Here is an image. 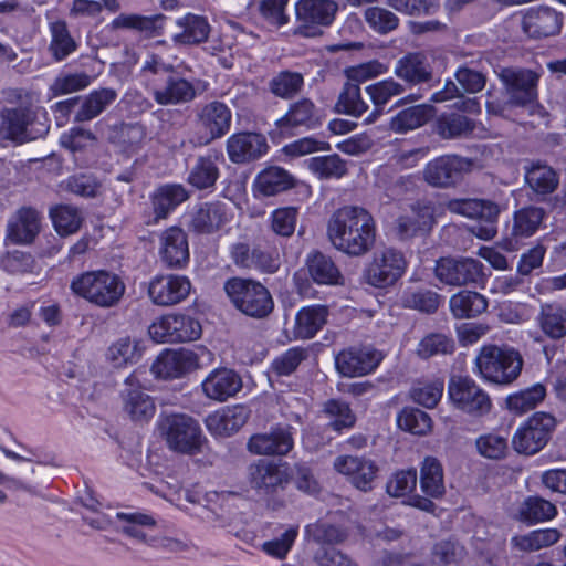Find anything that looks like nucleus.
Returning <instances> with one entry per match:
<instances>
[{
	"instance_id": "1",
	"label": "nucleus",
	"mask_w": 566,
	"mask_h": 566,
	"mask_svg": "<svg viewBox=\"0 0 566 566\" xmlns=\"http://www.w3.org/2000/svg\"><path fill=\"white\" fill-rule=\"evenodd\" d=\"M327 238L337 251L352 258H361L375 248L376 220L361 206H343L327 221Z\"/></svg>"
},
{
	"instance_id": "2",
	"label": "nucleus",
	"mask_w": 566,
	"mask_h": 566,
	"mask_svg": "<svg viewBox=\"0 0 566 566\" xmlns=\"http://www.w3.org/2000/svg\"><path fill=\"white\" fill-rule=\"evenodd\" d=\"M70 287L75 295L102 308L116 306L126 290L123 280L106 270L84 272L72 280Z\"/></svg>"
},
{
	"instance_id": "3",
	"label": "nucleus",
	"mask_w": 566,
	"mask_h": 566,
	"mask_svg": "<svg viewBox=\"0 0 566 566\" xmlns=\"http://www.w3.org/2000/svg\"><path fill=\"white\" fill-rule=\"evenodd\" d=\"M224 292L235 308L248 316L263 318L273 311L269 290L252 279L231 277L224 283Z\"/></svg>"
},
{
	"instance_id": "4",
	"label": "nucleus",
	"mask_w": 566,
	"mask_h": 566,
	"mask_svg": "<svg viewBox=\"0 0 566 566\" xmlns=\"http://www.w3.org/2000/svg\"><path fill=\"white\" fill-rule=\"evenodd\" d=\"M475 365L485 380L499 385H509L520 376L523 359L513 349L488 345L481 348L475 358Z\"/></svg>"
},
{
	"instance_id": "5",
	"label": "nucleus",
	"mask_w": 566,
	"mask_h": 566,
	"mask_svg": "<svg viewBox=\"0 0 566 566\" xmlns=\"http://www.w3.org/2000/svg\"><path fill=\"white\" fill-rule=\"evenodd\" d=\"M213 358V354L202 346L196 349H166L153 363L151 373L157 378H179L210 365Z\"/></svg>"
},
{
	"instance_id": "6",
	"label": "nucleus",
	"mask_w": 566,
	"mask_h": 566,
	"mask_svg": "<svg viewBox=\"0 0 566 566\" xmlns=\"http://www.w3.org/2000/svg\"><path fill=\"white\" fill-rule=\"evenodd\" d=\"M160 432L171 450L185 454L200 452L206 442L198 421L187 415L167 416L160 423Z\"/></svg>"
},
{
	"instance_id": "7",
	"label": "nucleus",
	"mask_w": 566,
	"mask_h": 566,
	"mask_svg": "<svg viewBox=\"0 0 566 566\" xmlns=\"http://www.w3.org/2000/svg\"><path fill=\"white\" fill-rule=\"evenodd\" d=\"M448 396L455 409L472 418H482L492 410L490 395L467 376H452L450 378Z\"/></svg>"
},
{
	"instance_id": "8",
	"label": "nucleus",
	"mask_w": 566,
	"mask_h": 566,
	"mask_svg": "<svg viewBox=\"0 0 566 566\" xmlns=\"http://www.w3.org/2000/svg\"><path fill=\"white\" fill-rule=\"evenodd\" d=\"M116 517L124 522L122 532L150 547H160L169 552H184L187 545L172 537L154 534L157 521L154 516L142 512H118Z\"/></svg>"
},
{
	"instance_id": "9",
	"label": "nucleus",
	"mask_w": 566,
	"mask_h": 566,
	"mask_svg": "<svg viewBox=\"0 0 566 566\" xmlns=\"http://www.w3.org/2000/svg\"><path fill=\"white\" fill-rule=\"evenodd\" d=\"M338 4L334 0H298L295 3L296 28L294 34L315 38L323 34V28L335 20Z\"/></svg>"
},
{
	"instance_id": "10",
	"label": "nucleus",
	"mask_w": 566,
	"mask_h": 566,
	"mask_svg": "<svg viewBox=\"0 0 566 566\" xmlns=\"http://www.w3.org/2000/svg\"><path fill=\"white\" fill-rule=\"evenodd\" d=\"M407 269L405 255L392 248L376 253L363 272L366 284L376 289H387L396 284Z\"/></svg>"
},
{
	"instance_id": "11",
	"label": "nucleus",
	"mask_w": 566,
	"mask_h": 566,
	"mask_svg": "<svg viewBox=\"0 0 566 566\" xmlns=\"http://www.w3.org/2000/svg\"><path fill=\"white\" fill-rule=\"evenodd\" d=\"M497 76L504 86L507 105L524 107L536 101L538 73L528 69L509 66L500 69Z\"/></svg>"
},
{
	"instance_id": "12",
	"label": "nucleus",
	"mask_w": 566,
	"mask_h": 566,
	"mask_svg": "<svg viewBox=\"0 0 566 566\" xmlns=\"http://www.w3.org/2000/svg\"><path fill=\"white\" fill-rule=\"evenodd\" d=\"M555 427L554 416L547 412H535L516 430L512 444L518 453L534 454L547 444Z\"/></svg>"
},
{
	"instance_id": "13",
	"label": "nucleus",
	"mask_w": 566,
	"mask_h": 566,
	"mask_svg": "<svg viewBox=\"0 0 566 566\" xmlns=\"http://www.w3.org/2000/svg\"><path fill=\"white\" fill-rule=\"evenodd\" d=\"M444 207L451 213L485 221L486 226L479 227L475 231L480 239L491 240L496 235L495 223L501 212L497 203L486 199L458 198L447 201Z\"/></svg>"
},
{
	"instance_id": "14",
	"label": "nucleus",
	"mask_w": 566,
	"mask_h": 566,
	"mask_svg": "<svg viewBox=\"0 0 566 566\" xmlns=\"http://www.w3.org/2000/svg\"><path fill=\"white\" fill-rule=\"evenodd\" d=\"M201 325L185 314H168L156 319L148 333L156 343H181L196 340L201 335Z\"/></svg>"
},
{
	"instance_id": "15",
	"label": "nucleus",
	"mask_w": 566,
	"mask_h": 566,
	"mask_svg": "<svg viewBox=\"0 0 566 566\" xmlns=\"http://www.w3.org/2000/svg\"><path fill=\"white\" fill-rule=\"evenodd\" d=\"M483 264L473 258H440L436 262L434 275L446 285L464 286L483 281Z\"/></svg>"
},
{
	"instance_id": "16",
	"label": "nucleus",
	"mask_w": 566,
	"mask_h": 566,
	"mask_svg": "<svg viewBox=\"0 0 566 566\" xmlns=\"http://www.w3.org/2000/svg\"><path fill=\"white\" fill-rule=\"evenodd\" d=\"M471 160L457 156L446 155L429 161L423 169L424 181L436 188L455 186L463 174L470 171Z\"/></svg>"
},
{
	"instance_id": "17",
	"label": "nucleus",
	"mask_w": 566,
	"mask_h": 566,
	"mask_svg": "<svg viewBox=\"0 0 566 566\" xmlns=\"http://www.w3.org/2000/svg\"><path fill=\"white\" fill-rule=\"evenodd\" d=\"M290 481L285 463L258 460L249 467V482L260 495H270L283 490Z\"/></svg>"
},
{
	"instance_id": "18",
	"label": "nucleus",
	"mask_w": 566,
	"mask_h": 566,
	"mask_svg": "<svg viewBox=\"0 0 566 566\" xmlns=\"http://www.w3.org/2000/svg\"><path fill=\"white\" fill-rule=\"evenodd\" d=\"M231 109L222 102L213 101L198 108L196 124L205 132L200 142L205 145L223 137L230 129Z\"/></svg>"
},
{
	"instance_id": "19",
	"label": "nucleus",
	"mask_w": 566,
	"mask_h": 566,
	"mask_svg": "<svg viewBox=\"0 0 566 566\" xmlns=\"http://www.w3.org/2000/svg\"><path fill=\"white\" fill-rule=\"evenodd\" d=\"M420 488L428 497L415 496L411 505L426 512H433L434 503L429 499H439L444 494L443 469L438 459L424 458L420 468Z\"/></svg>"
},
{
	"instance_id": "20",
	"label": "nucleus",
	"mask_w": 566,
	"mask_h": 566,
	"mask_svg": "<svg viewBox=\"0 0 566 566\" xmlns=\"http://www.w3.org/2000/svg\"><path fill=\"white\" fill-rule=\"evenodd\" d=\"M190 281L182 275H159L148 285V295L158 306H172L184 301L190 293Z\"/></svg>"
},
{
	"instance_id": "21",
	"label": "nucleus",
	"mask_w": 566,
	"mask_h": 566,
	"mask_svg": "<svg viewBox=\"0 0 566 566\" xmlns=\"http://www.w3.org/2000/svg\"><path fill=\"white\" fill-rule=\"evenodd\" d=\"M436 224V209L430 202H416L411 214L400 216L396 220V234L400 240H410L428 234Z\"/></svg>"
},
{
	"instance_id": "22",
	"label": "nucleus",
	"mask_w": 566,
	"mask_h": 566,
	"mask_svg": "<svg viewBox=\"0 0 566 566\" xmlns=\"http://www.w3.org/2000/svg\"><path fill=\"white\" fill-rule=\"evenodd\" d=\"M381 354L367 348H348L335 357L336 370L345 377H360L371 373L381 361Z\"/></svg>"
},
{
	"instance_id": "23",
	"label": "nucleus",
	"mask_w": 566,
	"mask_h": 566,
	"mask_svg": "<svg viewBox=\"0 0 566 566\" xmlns=\"http://www.w3.org/2000/svg\"><path fill=\"white\" fill-rule=\"evenodd\" d=\"M562 15L548 7L530 8L522 18V29L528 38L539 40L560 32Z\"/></svg>"
},
{
	"instance_id": "24",
	"label": "nucleus",
	"mask_w": 566,
	"mask_h": 566,
	"mask_svg": "<svg viewBox=\"0 0 566 566\" xmlns=\"http://www.w3.org/2000/svg\"><path fill=\"white\" fill-rule=\"evenodd\" d=\"M158 253L161 262L171 269H182L189 262V245L186 232L170 227L159 235Z\"/></svg>"
},
{
	"instance_id": "25",
	"label": "nucleus",
	"mask_w": 566,
	"mask_h": 566,
	"mask_svg": "<svg viewBox=\"0 0 566 566\" xmlns=\"http://www.w3.org/2000/svg\"><path fill=\"white\" fill-rule=\"evenodd\" d=\"M154 101L160 106H176L192 102L197 88L192 82L172 71L161 85L153 88Z\"/></svg>"
},
{
	"instance_id": "26",
	"label": "nucleus",
	"mask_w": 566,
	"mask_h": 566,
	"mask_svg": "<svg viewBox=\"0 0 566 566\" xmlns=\"http://www.w3.org/2000/svg\"><path fill=\"white\" fill-rule=\"evenodd\" d=\"M334 468L337 472L346 475L355 488L364 492L373 489V482L378 472L374 461L352 455L337 457Z\"/></svg>"
},
{
	"instance_id": "27",
	"label": "nucleus",
	"mask_w": 566,
	"mask_h": 566,
	"mask_svg": "<svg viewBox=\"0 0 566 566\" xmlns=\"http://www.w3.org/2000/svg\"><path fill=\"white\" fill-rule=\"evenodd\" d=\"M250 410L243 405L223 407L209 415L206 420L208 431L216 437H230L248 421Z\"/></svg>"
},
{
	"instance_id": "28",
	"label": "nucleus",
	"mask_w": 566,
	"mask_h": 566,
	"mask_svg": "<svg viewBox=\"0 0 566 566\" xmlns=\"http://www.w3.org/2000/svg\"><path fill=\"white\" fill-rule=\"evenodd\" d=\"M268 150L266 139L256 133H238L227 140L229 159L234 164H243L255 160Z\"/></svg>"
},
{
	"instance_id": "29",
	"label": "nucleus",
	"mask_w": 566,
	"mask_h": 566,
	"mask_svg": "<svg viewBox=\"0 0 566 566\" xmlns=\"http://www.w3.org/2000/svg\"><path fill=\"white\" fill-rule=\"evenodd\" d=\"M201 386L209 399L222 402L242 389V379L233 369L222 367L212 370Z\"/></svg>"
},
{
	"instance_id": "30",
	"label": "nucleus",
	"mask_w": 566,
	"mask_h": 566,
	"mask_svg": "<svg viewBox=\"0 0 566 566\" xmlns=\"http://www.w3.org/2000/svg\"><path fill=\"white\" fill-rule=\"evenodd\" d=\"M294 446L289 428H275L270 432L253 434L248 441V450L259 455H285Z\"/></svg>"
},
{
	"instance_id": "31",
	"label": "nucleus",
	"mask_w": 566,
	"mask_h": 566,
	"mask_svg": "<svg viewBox=\"0 0 566 566\" xmlns=\"http://www.w3.org/2000/svg\"><path fill=\"white\" fill-rule=\"evenodd\" d=\"M559 174L544 163H533L525 170V182L538 202H545L558 189Z\"/></svg>"
},
{
	"instance_id": "32",
	"label": "nucleus",
	"mask_w": 566,
	"mask_h": 566,
	"mask_svg": "<svg viewBox=\"0 0 566 566\" xmlns=\"http://www.w3.org/2000/svg\"><path fill=\"white\" fill-rule=\"evenodd\" d=\"M41 230L40 213L32 208L19 209L9 220L7 239L15 244H30Z\"/></svg>"
},
{
	"instance_id": "33",
	"label": "nucleus",
	"mask_w": 566,
	"mask_h": 566,
	"mask_svg": "<svg viewBox=\"0 0 566 566\" xmlns=\"http://www.w3.org/2000/svg\"><path fill=\"white\" fill-rule=\"evenodd\" d=\"M319 122V109L312 99L304 97L290 105L285 115L276 120V126L285 132L294 127L314 128Z\"/></svg>"
},
{
	"instance_id": "34",
	"label": "nucleus",
	"mask_w": 566,
	"mask_h": 566,
	"mask_svg": "<svg viewBox=\"0 0 566 566\" xmlns=\"http://www.w3.org/2000/svg\"><path fill=\"white\" fill-rule=\"evenodd\" d=\"M227 222L226 205L220 201L205 202L191 214L189 228L199 234L218 231Z\"/></svg>"
},
{
	"instance_id": "35",
	"label": "nucleus",
	"mask_w": 566,
	"mask_h": 566,
	"mask_svg": "<svg viewBox=\"0 0 566 566\" xmlns=\"http://www.w3.org/2000/svg\"><path fill=\"white\" fill-rule=\"evenodd\" d=\"M164 14L142 15L136 13H120L111 22V29L133 30L142 33L145 38H155L163 34Z\"/></svg>"
},
{
	"instance_id": "36",
	"label": "nucleus",
	"mask_w": 566,
	"mask_h": 566,
	"mask_svg": "<svg viewBox=\"0 0 566 566\" xmlns=\"http://www.w3.org/2000/svg\"><path fill=\"white\" fill-rule=\"evenodd\" d=\"M210 25L205 17L188 13L176 21L172 41L176 44L195 45L206 42Z\"/></svg>"
},
{
	"instance_id": "37",
	"label": "nucleus",
	"mask_w": 566,
	"mask_h": 566,
	"mask_svg": "<svg viewBox=\"0 0 566 566\" xmlns=\"http://www.w3.org/2000/svg\"><path fill=\"white\" fill-rule=\"evenodd\" d=\"M394 73L397 77L410 84H420L432 78V71L427 57L419 52L409 53L399 59Z\"/></svg>"
},
{
	"instance_id": "38",
	"label": "nucleus",
	"mask_w": 566,
	"mask_h": 566,
	"mask_svg": "<svg viewBox=\"0 0 566 566\" xmlns=\"http://www.w3.org/2000/svg\"><path fill=\"white\" fill-rule=\"evenodd\" d=\"M374 109L365 118V124L375 123L384 112V106L395 96L401 95L405 92V86L394 78H387L377 83L370 84L366 87Z\"/></svg>"
},
{
	"instance_id": "39",
	"label": "nucleus",
	"mask_w": 566,
	"mask_h": 566,
	"mask_svg": "<svg viewBox=\"0 0 566 566\" xmlns=\"http://www.w3.org/2000/svg\"><path fill=\"white\" fill-rule=\"evenodd\" d=\"M189 198V193L181 185H165L159 187L151 196L155 220L166 219L168 214Z\"/></svg>"
},
{
	"instance_id": "40",
	"label": "nucleus",
	"mask_w": 566,
	"mask_h": 566,
	"mask_svg": "<svg viewBox=\"0 0 566 566\" xmlns=\"http://www.w3.org/2000/svg\"><path fill=\"white\" fill-rule=\"evenodd\" d=\"M50 43L48 51L54 62H62L77 50V42L71 34L65 21L57 20L49 24Z\"/></svg>"
},
{
	"instance_id": "41",
	"label": "nucleus",
	"mask_w": 566,
	"mask_h": 566,
	"mask_svg": "<svg viewBox=\"0 0 566 566\" xmlns=\"http://www.w3.org/2000/svg\"><path fill=\"white\" fill-rule=\"evenodd\" d=\"M124 411L133 421L147 422L156 411L153 398L139 388H129L122 394Z\"/></svg>"
},
{
	"instance_id": "42",
	"label": "nucleus",
	"mask_w": 566,
	"mask_h": 566,
	"mask_svg": "<svg viewBox=\"0 0 566 566\" xmlns=\"http://www.w3.org/2000/svg\"><path fill=\"white\" fill-rule=\"evenodd\" d=\"M311 277L318 284H343V275L331 256L319 251L308 254L306 260Z\"/></svg>"
},
{
	"instance_id": "43",
	"label": "nucleus",
	"mask_w": 566,
	"mask_h": 566,
	"mask_svg": "<svg viewBox=\"0 0 566 566\" xmlns=\"http://www.w3.org/2000/svg\"><path fill=\"white\" fill-rule=\"evenodd\" d=\"M433 107L420 104L405 108L391 117L389 128L396 134H405L423 126L432 117Z\"/></svg>"
},
{
	"instance_id": "44",
	"label": "nucleus",
	"mask_w": 566,
	"mask_h": 566,
	"mask_svg": "<svg viewBox=\"0 0 566 566\" xmlns=\"http://www.w3.org/2000/svg\"><path fill=\"white\" fill-rule=\"evenodd\" d=\"M294 178L285 169L271 166L262 170L255 180V187L263 196H275L294 186Z\"/></svg>"
},
{
	"instance_id": "45",
	"label": "nucleus",
	"mask_w": 566,
	"mask_h": 566,
	"mask_svg": "<svg viewBox=\"0 0 566 566\" xmlns=\"http://www.w3.org/2000/svg\"><path fill=\"white\" fill-rule=\"evenodd\" d=\"M327 310L325 306H308L298 311L295 317L294 337L300 339L312 338L326 323Z\"/></svg>"
},
{
	"instance_id": "46",
	"label": "nucleus",
	"mask_w": 566,
	"mask_h": 566,
	"mask_svg": "<svg viewBox=\"0 0 566 566\" xmlns=\"http://www.w3.org/2000/svg\"><path fill=\"white\" fill-rule=\"evenodd\" d=\"M117 98V92L113 88H101L91 92L82 102L75 114V122H88L103 113Z\"/></svg>"
},
{
	"instance_id": "47",
	"label": "nucleus",
	"mask_w": 566,
	"mask_h": 566,
	"mask_svg": "<svg viewBox=\"0 0 566 566\" xmlns=\"http://www.w3.org/2000/svg\"><path fill=\"white\" fill-rule=\"evenodd\" d=\"M32 119L30 109L6 108L0 113V137L4 139H22L27 126Z\"/></svg>"
},
{
	"instance_id": "48",
	"label": "nucleus",
	"mask_w": 566,
	"mask_h": 566,
	"mask_svg": "<svg viewBox=\"0 0 566 566\" xmlns=\"http://www.w3.org/2000/svg\"><path fill=\"white\" fill-rule=\"evenodd\" d=\"M144 353L142 340L132 337H124L116 340L108 348V359L117 367L137 364Z\"/></svg>"
},
{
	"instance_id": "49",
	"label": "nucleus",
	"mask_w": 566,
	"mask_h": 566,
	"mask_svg": "<svg viewBox=\"0 0 566 566\" xmlns=\"http://www.w3.org/2000/svg\"><path fill=\"white\" fill-rule=\"evenodd\" d=\"M476 127L474 120L455 113L441 115L436 123L437 134L446 139L468 137L474 133Z\"/></svg>"
},
{
	"instance_id": "50",
	"label": "nucleus",
	"mask_w": 566,
	"mask_h": 566,
	"mask_svg": "<svg viewBox=\"0 0 566 566\" xmlns=\"http://www.w3.org/2000/svg\"><path fill=\"white\" fill-rule=\"evenodd\" d=\"M450 308L457 318L475 317L488 308V301L478 292L462 291L450 298Z\"/></svg>"
},
{
	"instance_id": "51",
	"label": "nucleus",
	"mask_w": 566,
	"mask_h": 566,
	"mask_svg": "<svg viewBox=\"0 0 566 566\" xmlns=\"http://www.w3.org/2000/svg\"><path fill=\"white\" fill-rule=\"evenodd\" d=\"M218 155L201 156L190 170L188 181L197 189H208L214 186L219 178Z\"/></svg>"
},
{
	"instance_id": "52",
	"label": "nucleus",
	"mask_w": 566,
	"mask_h": 566,
	"mask_svg": "<svg viewBox=\"0 0 566 566\" xmlns=\"http://www.w3.org/2000/svg\"><path fill=\"white\" fill-rule=\"evenodd\" d=\"M560 532L557 528H539L524 535L514 536L511 541L514 548L521 552H535L558 542Z\"/></svg>"
},
{
	"instance_id": "53",
	"label": "nucleus",
	"mask_w": 566,
	"mask_h": 566,
	"mask_svg": "<svg viewBox=\"0 0 566 566\" xmlns=\"http://www.w3.org/2000/svg\"><path fill=\"white\" fill-rule=\"evenodd\" d=\"M145 136V128L135 123L115 126L109 138L123 153L134 154L140 148Z\"/></svg>"
},
{
	"instance_id": "54",
	"label": "nucleus",
	"mask_w": 566,
	"mask_h": 566,
	"mask_svg": "<svg viewBox=\"0 0 566 566\" xmlns=\"http://www.w3.org/2000/svg\"><path fill=\"white\" fill-rule=\"evenodd\" d=\"M545 217V210L541 207H524L514 213L512 235L515 238H528L539 228Z\"/></svg>"
},
{
	"instance_id": "55",
	"label": "nucleus",
	"mask_w": 566,
	"mask_h": 566,
	"mask_svg": "<svg viewBox=\"0 0 566 566\" xmlns=\"http://www.w3.org/2000/svg\"><path fill=\"white\" fill-rule=\"evenodd\" d=\"M400 302L405 308L433 314L440 306L441 296L428 289H407L403 291Z\"/></svg>"
},
{
	"instance_id": "56",
	"label": "nucleus",
	"mask_w": 566,
	"mask_h": 566,
	"mask_svg": "<svg viewBox=\"0 0 566 566\" xmlns=\"http://www.w3.org/2000/svg\"><path fill=\"white\" fill-rule=\"evenodd\" d=\"M546 397V388L542 384H535L530 388L510 395L506 407L516 415H523L536 408Z\"/></svg>"
},
{
	"instance_id": "57",
	"label": "nucleus",
	"mask_w": 566,
	"mask_h": 566,
	"mask_svg": "<svg viewBox=\"0 0 566 566\" xmlns=\"http://www.w3.org/2000/svg\"><path fill=\"white\" fill-rule=\"evenodd\" d=\"M539 325L548 337L563 338L566 335V308L558 304L542 305Z\"/></svg>"
},
{
	"instance_id": "58",
	"label": "nucleus",
	"mask_w": 566,
	"mask_h": 566,
	"mask_svg": "<svg viewBox=\"0 0 566 566\" xmlns=\"http://www.w3.org/2000/svg\"><path fill=\"white\" fill-rule=\"evenodd\" d=\"M50 217L55 231L62 237L77 232L83 223L80 210L73 206H56L50 210Z\"/></svg>"
},
{
	"instance_id": "59",
	"label": "nucleus",
	"mask_w": 566,
	"mask_h": 566,
	"mask_svg": "<svg viewBox=\"0 0 566 566\" xmlns=\"http://www.w3.org/2000/svg\"><path fill=\"white\" fill-rule=\"evenodd\" d=\"M454 349L455 343L448 335L429 333L419 340L415 353L420 359H428L438 355H450Z\"/></svg>"
},
{
	"instance_id": "60",
	"label": "nucleus",
	"mask_w": 566,
	"mask_h": 566,
	"mask_svg": "<svg viewBox=\"0 0 566 566\" xmlns=\"http://www.w3.org/2000/svg\"><path fill=\"white\" fill-rule=\"evenodd\" d=\"M304 77L298 72L282 71L269 82L270 92L280 98L291 99L301 93Z\"/></svg>"
},
{
	"instance_id": "61",
	"label": "nucleus",
	"mask_w": 566,
	"mask_h": 566,
	"mask_svg": "<svg viewBox=\"0 0 566 566\" xmlns=\"http://www.w3.org/2000/svg\"><path fill=\"white\" fill-rule=\"evenodd\" d=\"M335 108L338 113L354 117L361 116L368 109V105L361 97L359 85L346 82L338 96Z\"/></svg>"
},
{
	"instance_id": "62",
	"label": "nucleus",
	"mask_w": 566,
	"mask_h": 566,
	"mask_svg": "<svg viewBox=\"0 0 566 566\" xmlns=\"http://www.w3.org/2000/svg\"><path fill=\"white\" fill-rule=\"evenodd\" d=\"M308 168L322 179L342 178L347 174L346 163L338 155L313 157Z\"/></svg>"
},
{
	"instance_id": "63",
	"label": "nucleus",
	"mask_w": 566,
	"mask_h": 566,
	"mask_svg": "<svg viewBox=\"0 0 566 566\" xmlns=\"http://www.w3.org/2000/svg\"><path fill=\"white\" fill-rule=\"evenodd\" d=\"M557 514L556 506L549 501L531 496L525 500L521 509V516L525 522L539 523L552 520Z\"/></svg>"
},
{
	"instance_id": "64",
	"label": "nucleus",
	"mask_w": 566,
	"mask_h": 566,
	"mask_svg": "<svg viewBox=\"0 0 566 566\" xmlns=\"http://www.w3.org/2000/svg\"><path fill=\"white\" fill-rule=\"evenodd\" d=\"M400 429L423 436L431 431L432 420L429 415L417 408H405L397 418Z\"/></svg>"
}]
</instances>
